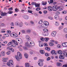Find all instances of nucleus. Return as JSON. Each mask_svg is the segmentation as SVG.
Instances as JSON below:
<instances>
[{
    "label": "nucleus",
    "instance_id": "1",
    "mask_svg": "<svg viewBox=\"0 0 67 67\" xmlns=\"http://www.w3.org/2000/svg\"><path fill=\"white\" fill-rule=\"evenodd\" d=\"M17 55L15 56V58L18 61H19L20 59L22 58V54L19 52H17Z\"/></svg>",
    "mask_w": 67,
    "mask_h": 67
},
{
    "label": "nucleus",
    "instance_id": "2",
    "mask_svg": "<svg viewBox=\"0 0 67 67\" xmlns=\"http://www.w3.org/2000/svg\"><path fill=\"white\" fill-rule=\"evenodd\" d=\"M28 43L29 44L30 47V46H35V43L32 40H30L28 41Z\"/></svg>",
    "mask_w": 67,
    "mask_h": 67
},
{
    "label": "nucleus",
    "instance_id": "3",
    "mask_svg": "<svg viewBox=\"0 0 67 67\" xmlns=\"http://www.w3.org/2000/svg\"><path fill=\"white\" fill-rule=\"evenodd\" d=\"M59 8V7H58L57 5H54L52 7V10L54 11H56Z\"/></svg>",
    "mask_w": 67,
    "mask_h": 67
},
{
    "label": "nucleus",
    "instance_id": "4",
    "mask_svg": "<svg viewBox=\"0 0 67 67\" xmlns=\"http://www.w3.org/2000/svg\"><path fill=\"white\" fill-rule=\"evenodd\" d=\"M56 34H57V32H56V31H53L51 33L52 36H53V37H55V36H56Z\"/></svg>",
    "mask_w": 67,
    "mask_h": 67
},
{
    "label": "nucleus",
    "instance_id": "5",
    "mask_svg": "<svg viewBox=\"0 0 67 67\" xmlns=\"http://www.w3.org/2000/svg\"><path fill=\"white\" fill-rule=\"evenodd\" d=\"M16 41H18L20 44L22 43V42H23V41H22V39H20V38H17L16 39Z\"/></svg>",
    "mask_w": 67,
    "mask_h": 67
},
{
    "label": "nucleus",
    "instance_id": "6",
    "mask_svg": "<svg viewBox=\"0 0 67 67\" xmlns=\"http://www.w3.org/2000/svg\"><path fill=\"white\" fill-rule=\"evenodd\" d=\"M23 18L25 19V20H28L29 19V16L27 15H25L23 17Z\"/></svg>",
    "mask_w": 67,
    "mask_h": 67
},
{
    "label": "nucleus",
    "instance_id": "7",
    "mask_svg": "<svg viewBox=\"0 0 67 67\" xmlns=\"http://www.w3.org/2000/svg\"><path fill=\"white\" fill-rule=\"evenodd\" d=\"M44 24L45 26H48L49 25V23L47 21H44Z\"/></svg>",
    "mask_w": 67,
    "mask_h": 67
},
{
    "label": "nucleus",
    "instance_id": "8",
    "mask_svg": "<svg viewBox=\"0 0 67 67\" xmlns=\"http://www.w3.org/2000/svg\"><path fill=\"white\" fill-rule=\"evenodd\" d=\"M38 66H39L40 67H42V66H43V63L38 62Z\"/></svg>",
    "mask_w": 67,
    "mask_h": 67
},
{
    "label": "nucleus",
    "instance_id": "9",
    "mask_svg": "<svg viewBox=\"0 0 67 67\" xmlns=\"http://www.w3.org/2000/svg\"><path fill=\"white\" fill-rule=\"evenodd\" d=\"M25 37L26 38L27 40H28V41L31 40V37H30L28 35H26Z\"/></svg>",
    "mask_w": 67,
    "mask_h": 67
},
{
    "label": "nucleus",
    "instance_id": "10",
    "mask_svg": "<svg viewBox=\"0 0 67 67\" xmlns=\"http://www.w3.org/2000/svg\"><path fill=\"white\" fill-rule=\"evenodd\" d=\"M8 13L5 12L3 13V12H1V15L2 16H5L6 15V14H7Z\"/></svg>",
    "mask_w": 67,
    "mask_h": 67
},
{
    "label": "nucleus",
    "instance_id": "11",
    "mask_svg": "<svg viewBox=\"0 0 67 67\" xmlns=\"http://www.w3.org/2000/svg\"><path fill=\"white\" fill-rule=\"evenodd\" d=\"M62 46L63 47H67V42H64L62 44Z\"/></svg>",
    "mask_w": 67,
    "mask_h": 67
},
{
    "label": "nucleus",
    "instance_id": "12",
    "mask_svg": "<svg viewBox=\"0 0 67 67\" xmlns=\"http://www.w3.org/2000/svg\"><path fill=\"white\" fill-rule=\"evenodd\" d=\"M51 53L52 55H54H54H57V53H56L55 51L54 50H52L51 52Z\"/></svg>",
    "mask_w": 67,
    "mask_h": 67
},
{
    "label": "nucleus",
    "instance_id": "13",
    "mask_svg": "<svg viewBox=\"0 0 67 67\" xmlns=\"http://www.w3.org/2000/svg\"><path fill=\"white\" fill-rule=\"evenodd\" d=\"M59 57V58L60 59H64L65 58V57L63 55H60Z\"/></svg>",
    "mask_w": 67,
    "mask_h": 67
},
{
    "label": "nucleus",
    "instance_id": "14",
    "mask_svg": "<svg viewBox=\"0 0 67 67\" xmlns=\"http://www.w3.org/2000/svg\"><path fill=\"white\" fill-rule=\"evenodd\" d=\"M1 54L2 56H4L5 54V53L4 51H3L1 53Z\"/></svg>",
    "mask_w": 67,
    "mask_h": 67
},
{
    "label": "nucleus",
    "instance_id": "15",
    "mask_svg": "<svg viewBox=\"0 0 67 67\" xmlns=\"http://www.w3.org/2000/svg\"><path fill=\"white\" fill-rule=\"evenodd\" d=\"M25 45L26 46V47H30V44L29 43V41L26 42L25 43Z\"/></svg>",
    "mask_w": 67,
    "mask_h": 67
},
{
    "label": "nucleus",
    "instance_id": "16",
    "mask_svg": "<svg viewBox=\"0 0 67 67\" xmlns=\"http://www.w3.org/2000/svg\"><path fill=\"white\" fill-rule=\"evenodd\" d=\"M30 64L29 63H25V67H30Z\"/></svg>",
    "mask_w": 67,
    "mask_h": 67
},
{
    "label": "nucleus",
    "instance_id": "17",
    "mask_svg": "<svg viewBox=\"0 0 67 67\" xmlns=\"http://www.w3.org/2000/svg\"><path fill=\"white\" fill-rule=\"evenodd\" d=\"M54 19L57 20H58L59 19V16L58 15H55L54 17Z\"/></svg>",
    "mask_w": 67,
    "mask_h": 67
},
{
    "label": "nucleus",
    "instance_id": "18",
    "mask_svg": "<svg viewBox=\"0 0 67 67\" xmlns=\"http://www.w3.org/2000/svg\"><path fill=\"white\" fill-rule=\"evenodd\" d=\"M39 46L40 47H43V44H42V42L41 41H39Z\"/></svg>",
    "mask_w": 67,
    "mask_h": 67
},
{
    "label": "nucleus",
    "instance_id": "19",
    "mask_svg": "<svg viewBox=\"0 0 67 67\" xmlns=\"http://www.w3.org/2000/svg\"><path fill=\"white\" fill-rule=\"evenodd\" d=\"M9 63H10V65H11L12 66L13 65V62L12 60H9Z\"/></svg>",
    "mask_w": 67,
    "mask_h": 67
},
{
    "label": "nucleus",
    "instance_id": "20",
    "mask_svg": "<svg viewBox=\"0 0 67 67\" xmlns=\"http://www.w3.org/2000/svg\"><path fill=\"white\" fill-rule=\"evenodd\" d=\"M23 24L22 22H20L19 23V27H21L23 26Z\"/></svg>",
    "mask_w": 67,
    "mask_h": 67
},
{
    "label": "nucleus",
    "instance_id": "21",
    "mask_svg": "<svg viewBox=\"0 0 67 67\" xmlns=\"http://www.w3.org/2000/svg\"><path fill=\"white\" fill-rule=\"evenodd\" d=\"M45 25L44 24H42L41 25L40 27H43V28H47V27H45Z\"/></svg>",
    "mask_w": 67,
    "mask_h": 67
},
{
    "label": "nucleus",
    "instance_id": "22",
    "mask_svg": "<svg viewBox=\"0 0 67 67\" xmlns=\"http://www.w3.org/2000/svg\"><path fill=\"white\" fill-rule=\"evenodd\" d=\"M43 30L45 32H48V29L46 28H44L43 29Z\"/></svg>",
    "mask_w": 67,
    "mask_h": 67
},
{
    "label": "nucleus",
    "instance_id": "23",
    "mask_svg": "<svg viewBox=\"0 0 67 67\" xmlns=\"http://www.w3.org/2000/svg\"><path fill=\"white\" fill-rule=\"evenodd\" d=\"M12 41L16 45H18V43L16 42V41H15L14 40H12Z\"/></svg>",
    "mask_w": 67,
    "mask_h": 67
},
{
    "label": "nucleus",
    "instance_id": "24",
    "mask_svg": "<svg viewBox=\"0 0 67 67\" xmlns=\"http://www.w3.org/2000/svg\"><path fill=\"white\" fill-rule=\"evenodd\" d=\"M19 22H15V26H19Z\"/></svg>",
    "mask_w": 67,
    "mask_h": 67
},
{
    "label": "nucleus",
    "instance_id": "25",
    "mask_svg": "<svg viewBox=\"0 0 67 67\" xmlns=\"http://www.w3.org/2000/svg\"><path fill=\"white\" fill-rule=\"evenodd\" d=\"M40 52L41 54H43L45 52L44 51L41 50H40Z\"/></svg>",
    "mask_w": 67,
    "mask_h": 67
},
{
    "label": "nucleus",
    "instance_id": "26",
    "mask_svg": "<svg viewBox=\"0 0 67 67\" xmlns=\"http://www.w3.org/2000/svg\"><path fill=\"white\" fill-rule=\"evenodd\" d=\"M12 35L14 36V37H18V35L16 34H12Z\"/></svg>",
    "mask_w": 67,
    "mask_h": 67
},
{
    "label": "nucleus",
    "instance_id": "27",
    "mask_svg": "<svg viewBox=\"0 0 67 67\" xmlns=\"http://www.w3.org/2000/svg\"><path fill=\"white\" fill-rule=\"evenodd\" d=\"M20 47H22V46L21 45H20L18 46V48H20L19 49L20 51H23V49H22V48H20Z\"/></svg>",
    "mask_w": 67,
    "mask_h": 67
},
{
    "label": "nucleus",
    "instance_id": "28",
    "mask_svg": "<svg viewBox=\"0 0 67 67\" xmlns=\"http://www.w3.org/2000/svg\"><path fill=\"white\" fill-rule=\"evenodd\" d=\"M55 25H56V26H58V25H59V22H58V21H57L55 22Z\"/></svg>",
    "mask_w": 67,
    "mask_h": 67
},
{
    "label": "nucleus",
    "instance_id": "29",
    "mask_svg": "<svg viewBox=\"0 0 67 67\" xmlns=\"http://www.w3.org/2000/svg\"><path fill=\"white\" fill-rule=\"evenodd\" d=\"M25 57L26 58H28L29 57V55L26 53H25L24 54Z\"/></svg>",
    "mask_w": 67,
    "mask_h": 67
},
{
    "label": "nucleus",
    "instance_id": "30",
    "mask_svg": "<svg viewBox=\"0 0 67 67\" xmlns=\"http://www.w3.org/2000/svg\"><path fill=\"white\" fill-rule=\"evenodd\" d=\"M13 44V42H12L11 41L9 42L7 44V46H9V45H11V44Z\"/></svg>",
    "mask_w": 67,
    "mask_h": 67
},
{
    "label": "nucleus",
    "instance_id": "31",
    "mask_svg": "<svg viewBox=\"0 0 67 67\" xmlns=\"http://www.w3.org/2000/svg\"><path fill=\"white\" fill-rule=\"evenodd\" d=\"M48 40H49V38H48L46 37L44 38V40L45 42H48Z\"/></svg>",
    "mask_w": 67,
    "mask_h": 67
},
{
    "label": "nucleus",
    "instance_id": "32",
    "mask_svg": "<svg viewBox=\"0 0 67 67\" xmlns=\"http://www.w3.org/2000/svg\"><path fill=\"white\" fill-rule=\"evenodd\" d=\"M63 56H65V57H67V52H64L63 53Z\"/></svg>",
    "mask_w": 67,
    "mask_h": 67
},
{
    "label": "nucleus",
    "instance_id": "33",
    "mask_svg": "<svg viewBox=\"0 0 67 67\" xmlns=\"http://www.w3.org/2000/svg\"><path fill=\"white\" fill-rule=\"evenodd\" d=\"M44 61V59H40L39 60V61H38V62H40V63H43Z\"/></svg>",
    "mask_w": 67,
    "mask_h": 67
},
{
    "label": "nucleus",
    "instance_id": "34",
    "mask_svg": "<svg viewBox=\"0 0 67 67\" xmlns=\"http://www.w3.org/2000/svg\"><path fill=\"white\" fill-rule=\"evenodd\" d=\"M64 33H67V28H65L64 29Z\"/></svg>",
    "mask_w": 67,
    "mask_h": 67
},
{
    "label": "nucleus",
    "instance_id": "35",
    "mask_svg": "<svg viewBox=\"0 0 67 67\" xmlns=\"http://www.w3.org/2000/svg\"><path fill=\"white\" fill-rule=\"evenodd\" d=\"M35 7L37 8V7H40V4H38L37 3H36L35 5Z\"/></svg>",
    "mask_w": 67,
    "mask_h": 67
},
{
    "label": "nucleus",
    "instance_id": "36",
    "mask_svg": "<svg viewBox=\"0 0 67 67\" xmlns=\"http://www.w3.org/2000/svg\"><path fill=\"white\" fill-rule=\"evenodd\" d=\"M13 12L10 10L8 11L7 13H8V14H12V13Z\"/></svg>",
    "mask_w": 67,
    "mask_h": 67
},
{
    "label": "nucleus",
    "instance_id": "37",
    "mask_svg": "<svg viewBox=\"0 0 67 67\" xmlns=\"http://www.w3.org/2000/svg\"><path fill=\"white\" fill-rule=\"evenodd\" d=\"M58 53L59 54H62L63 53L62 51L61 50L58 51Z\"/></svg>",
    "mask_w": 67,
    "mask_h": 67
},
{
    "label": "nucleus",
    "instance_id": "38",
    "mask_svg": "<svg viewBox=\"0 0 67 67\" xmlns=\"http://www.w3.org/2000/svg\"><path fill=\"white\" fill-rule=\"evenodd\" d=\"M47 4V2H45L44 3V2H42V4L43 5H46V4Z\"/></svg>",
    "mask_w": 67,
    "mask_h": 67
},
{
    "label": "nucleus",
    "instance_id": "39",
    "mask_svg": "<svg viewBox=\"0 0 67 67\" xmlns=\"http://www.w3.org/2000/svg\"><path fill=\"white\" fill-rule=\"evenodd\" d=\"M48 3H49V4H50L51 3H52L53 2V0H50V1H48Z\"/></svg>",
    "mask_w": 67,
    "mask_h": 67
},
{
    "label": "nucleus",
    "instance_id": "40",
    "mask_svg": "<svg viewBox=\"0 0 67 67\" xmlns=\"http://www.w3.org/2000/svg\"><path fill=\"white\" fill-rule=\"evenodd\" d=\"M45 49L46 50H47V51H50V48L48 47H46L45 48Z\"/></svg>",
    "mask_w": 67,
    "mask_h": 67
},
{
    "label": "nucleus",
    "instance_id": "41",
    "mask_svg": "<svg viewBox=\"0 0 67 67\" xmlns=\"http://www.w3.org/2000/svg\"><path fill=\"white\" fill-rule=\"evenodd\" d=\"M57 66H61V63H57Z\"/></svg>",
    "mask_w": 67,
    "mask_h": 67
},
{
    "label": "nucleus",
    "instance_id": "42",
    "mask_svg": "<svg viewBox=\"0 0 67 67\" xmlns=\"http://www.w3.org/2000/svg\"><path fill=\"white\" fill-rule=\"evenodd\" d=\"M7 66H9V67H11V64L9 63H7Z\"/></svg>",
    "mask_w": 67,
    "mask_h": 67
},
{
    "label": "nucleus",
    "instance_id": "43",
    "mask_svg": "<svg viewBox=\"0 0 67 67\" xmlns=\"http://www.w3.org/2000/svg\"><path fill=\"white\" fill-rule=\"evenodd\" d=\"M43 22V21L42 20H40V21L39 22V24H42Z\"/></svg>",
    "mask_w": 67,
    "mask_h": 67
},
{
    "label": "nucleus",
    "instance_id": "44",
    "mask_svg": "<svg viewBox=\"0 0 67 67\" xmlns=\"http://www.w3.org/2000/svg\"><path fill=\"white\" fill-rule=\"evenodd\" d=\"M9 50L12 51L13 52H14V49L13 48H10L9 49Z\"/></svg>",
    "mask_w": 67,
    "mask_h": 67
},
{
    "label": "nucleus",
    "instance_id": "45",
    "mask_svg": "<svg viewBox=\"0 0 67 67\" xmlns=\"http://www.w3.org/2000/svg\"><path fill=\"white\" fill-rule=\"evenodd\" d=\"M3 60H8V58H2Z\"/></svg>",
    "mask_w": 67,
    "mask_h": 67
},
{
    "label": "nucleus",
    "instance_id": "46",
    "mask_svg": "<svg viewBox=\"0 0 67 67\" xmlns=\"http://www.w3.org/2000/svg\"><path fill=\"white\" fill-rule=\"evenodd\" d=\"M31 32V31L30 30H26V32L27 33H30Z\"/></svg>",
    "mask_w": 67,
    "mask_h": 67
},
{
    "label": "nucleus",
    "instance_id": "47",
    "mask_svg": "<svg viewBox=\"0 0 67 67\" xmlns=\"http://www.w3.org/2000/svg\"><path fill=\"white\" fill-rule=\"evenodd\" d=\"M15 12H19V9L16 8L15 9Z\"/></svg>",
    "mask_w": 67,
    "mask_h": 67
},
{
    "label": "nucleus",
    "instance_id": "48",
    "mask_svg": "<svg viewBox=\"0 0 67 67\" xmlns=\"http://www.w3.org/2000/svg\"><path fill=\"white\" fill-rule=\"evenodd\" d=\"M40 40L41 41H44V38L43 37H41L40 38Z\"/></svg>",
    "mask_w": 67,
    "mask_h": 67
},
{
    "label": "nucleus",
    "instance_id": "49",
    "mask_svg": "<svg viewBox=\"0 0 67 67\" xmlns=\"http://www.w3.org/2000/svg\"><path fill=\"white\" fill-rule=\"evenodd\" d=\"M36 10V11H39L41 10V8L40 7L37 8Z\"/></svg>",
    "mask_w": 67,
    "mask_h": 67
},
{
    "label": "nucleus",
    "instance_id": "50",
    "mask_svg": "<svg viewBox=\"0 0 67 67\" xmlns=\"http://www.w3.org/2000/svg\"><path fill=\"white\" fill-rule=\"evenodd\" d=\"M63 29V26H61L59 28V30H61V29Z\"/></svg>",
    "mask_w": 67,
    "mask_h": 67
},
{
    "label": "nucleus",
    "instance_id": "51",
    "mask_svg": "<svg viewBox=\"0 0 67 67\" xmlns=\"http://www.w3.org/2000/svg\"><path fill=\"white\" fill-rule=\"evenodd\" d=\"M45 36H48V32H46Z\"/></svg>",
    "mask_w": 67,
    "mask_h": 67
},
{
    "label": "nucleus",
    "instance_id": "52",
    "mask_svg": "<svg viewBox=\"0 0 67 67\" xmlns=\"http://www.w3.org/2000/svg\"><path fill=\"white\" fill-rule=\"evenodd\" d=\"M3 44H7V43H8V42L6 41H3Z\"/></svg>",
    "mask_w": 67,
    "mask_h": 67
},
{
    "label": "nucleus",
    "instance_id": "53",
    "mask_svg": "<svg viewBox=\"0 0 67 67\" xmlns=\"http://www.w3.org/2000/svg\"><path fill=\"white\" fill-rule=\"evenodd\" d=\"M45 55L46 56H49V54L48 53H45Z\"/></svg>",
    "mask_w": 67,
    "mask_h": 67
},
{
    "label": "nucleus",
    "instance_id": "54",
    "mask_svg": "<svg viewBox=\"0 0 67 67\" xmlns=\"http://www.w3.org/2000/svg\"><path fill=\"white\" fill-rule=\"evenodd\" d=\"M48 18L50 20H53V18L52 17H48Z\"/></svg>",
    "mask_w": 67,
    "mask_h": 67
},
{
    "label": "nucleus",
    "instance_id": "55",
    "mask_svg": "<svg viewBox=\"0 0 67 67\" xmlns=\"http://www.w3.org/2000/svg\"><path fill=\"white\" fill-rule=\"evenodd\" d=\"M57 47L58 48H61L62 46H61V45H60L58 44L57 45Z\"/></svg>",
    "mask_w": 67,
    "mask_h": 67
},
{
    "label": "nucleus",
    "instance_id": "56",
    "mask_svg": "<svg viewBox=\"0 0 67 67\" xmlns=\"http://www.w3.org/2000/svg\"><path fill=\"white\" fill-rule=\"evenodd\" d=\"M36 4V3L35 2H32L31 3V5H35V4Z\"/></svg>",
    "mask_w": 67,
    "mask_h": 67
},
{
    "label": "nucleus",
    "instance_id": "57",
    "mask_svg": "<svg viewBox=\"0 0 67 67\" xmlns=\"http://www.w3.org/2000/svg\"><path fill=\"white\" fill-rule=\"evenodd\" d=\"M6 54L7 55H10V51H8L6 53Z\"/></svg>",
    "mask_w": 67,
    "mask_h": 67
},
{
    "label": "nucleus",
    "instance_id": "58",
    "mask_svg": "<svg viewBox=\"0 0 67 67\" xmlns=\"http://www.w3.org/2000/svg\"><path fill=\"white\" fill-rule=\"evenodd\" d=\"M23 48L25 50H27V48L26 47H24Z\"/></svg>",
    "mask_w": 67,
    "mask_h": 67
},
{
    "label": "nucleus",
    "instance_id": "59",
    "mask_svg": "<svg viewBox=\"0 0 67 67\" xmlns=\"http://www.w3.org/2000/svg\"><path fill=\"white\" fill-rule=\"evenodd\" d=\"M10 25H11L12 26H13L14 25V23H13V22L12 23L10 24Z\"/></svg>",
    "mask_w": 67,
    "mask_h": 67
},
{
    "label": "nucleus",
    "instance_id": "60",
    "mask_svg": "<svg viewBox=\"0 0 67 67\" xmlns=\"http://www.w3.org/2000/svg\"><path fill=\"white\" fill-rule=\"evenodd\" d=\"M7 33H8V34H10L11 33V31L9 30H8L7 31Z\"/></svg>",
    "mask_w": 67,
    "mask_h": 67
},
{
    "label": "nucleus",
    "instance_id": "61",
    "mask_svg": "<svg viewBox=\"0 0 67 67\" xmlns=\"http://www.w3.org/2000/svg\"><path fill=\"white\" fill-rule=\"evenodd\" d=\"M21 32L23 33H25V31L24 30H23L21 31Z\"/></svg>",
    "mask_w": 67,
    "mask_h": 67
},
{
    "label": "nucleus",
    "instance_id": "62",
    "mask_svg": "<svg viewBox=\"0 0 67 67\" xmlns=\"http://www.w3.org/2000/svg\"><path fill=\"white\" fill-rule=\"evenodd\" d=\"M62 13H63V14H66V11H64L62 12Z\"/></svg>",
    "mask_w": 67,
    "mask_h": 67
},
{
    "label": "nucleus",
    "instance_id": "63",
    "mask_svg": "<svg viewBox=\"0 0 67 67\" xmlns=\"http://www.w3.org/2000/svg\"><path fill=\"white\" fill-rule=\"evenodd\" d=\"M50 45L51 46H53L54 45V43H53L51 42L50 43Z\"/></svg>",
    "mask_w": 67,
    "mask_h": 67
},
{
    "label": "nucleus",
    "instance_id": "64",
    "mask_svg": "<svg viewBox=\"0 0 67 67\" xmlns=\"http://www.w3.org/2000/svg\"><path fill=\"white\" fill-rule=\"evenodd\" d=\"M46 32H42V35L44 36H45V33Z\"/></svg>",
    "mask_w": 67,
    "mask_h": 67
}]
</instances>
